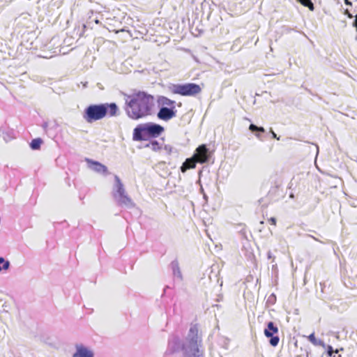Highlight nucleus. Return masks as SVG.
Here are the masks:
<instances>
[{
  "mask_svg": "<svg viewBox=\"0 0 357 357\" xmlns=\"http://www.w3.org/2000/svg\"><path fill=\"white\" fill-rule=\"evenodd\" d=\"M198 163H205L209 159V152L205 144L199 146L193 155Z\"/></svg>",
  "mask_w": 357,
  "mask_h": 357,
  "instance_id": "obj_8",
  "label": "nucleus"
},
{
  "mask_svg": "<svg viewBox=\"0 0 357 357\" xmlns=\"http://www.w3.org/2000/svg\"><path fill=\"white\" fill-rule=\"evenodd\" d=\"M171 91L174 94L183 96H195L202 92V88L199 84L195 83L174 84L171 88Z\"/></svg>",
  "mask_w": 357,
  "mask_h": 357,
  "instance_id": "obj_5",
  "label": "nucleus"
},
{
  "mask_svg": "<svg viewBox=\"0 0 357 357\" xmlns=\"http://www.w3.org/2000/svg\"><path fill=\"white\" fill-rule=\"evenodd\" d=\"M164 131V128L158 124H140L133 130L132 139L137 142L148 140L160 136Z\"/></svg>",
  "mask_w": 357,
  "mask_h": 357,
  "instance_id": "obj_3",
  "label": "nucleus"
},
{
  "mask_svg": "<svg viewBox=\"0 0 357 357\" xmlns=\"http://www.w3.org/2000/svg\"><path fill=\"white\" fill-rule=\"evenodd\" d=\"M181 344L180 340L178 337H175L169 342L168 349L171 353H175L179 351Z\"/></svg>",
  "mask_w": 357,
  "mask_h": 357,
  "instance_id": "obj_14",
  "label": "nucleus"
},
{
  "mask_svg": "<svg viewBox=\"0 0 357 357\" xmlns=\"http://www.w3.org/2000/svg\"><path fill=\"white\" fill-rule=\"evenodd\" d=\"M278 331L279 329L278 326L272 321L268 322L267 327L264 329V335L266 337H271L270 344L273 347H276L279 343V337L273 336V335L277 334Z\"/></svg>",
  "mask_w": 357,
  "mask_h": 357,
  "instance_id": "obj_7",
  "label": "nucleus"
},
{
  "mask_svg": "<svg viewBox=\"0 0 357 357\" xmlns=\"http://www.w3.org/2000/svg\"><path fill=\"white\" fill-rule=\"evenodd\" d=\"M344 1L346 5H348V6L352 5L351 2L349 0H344Z\"/></svg>",
  "mask_w": 357,
  "mask_h": 357,
  "instance_id": "obj_25",
  "label": "nucleus"
},
{
  "mask_svg": "<svg viewBox=\"0 0 357 357\" xmlns=\"http://www.w3.org/2000/svg\"><path fill=\"white\" fill-rule=\"evenodd\" d=\"M176 116V111L172 108H161L158 112L157 116L159 119L169 121Z\"/></svg>",
  "mask_w": 357,
  "mask_h": 357,
  "instance_id": "obj_9",
  "label": "nucleus"
},
{
  "mask_svg": "<svg viewBox=\"0 0 357 357\" xmlns=\"http://www.w3.org/2000/svg\"><path fill=\"white\" fill-rule=\"evenodd\" d=\"M73 357H93V353L83 345H77Z\"/></svg>",
  "mask_w": 357,
  "mask_h": 357,
  "instance_id": "obj_11",
  "label": "nucleus"
},
{
  "mask_svg": "<svg viewBox=\"0 0 357 357\" xmlns=\"http://www.w3.org/2000/svg\"><path fill=\"white\" fill-rule=\"evenodd\" d=\"M337 353L338 352V350L336 349L335 351H333V349L332 347V346H330L328 345V347H327V354H328V356H333V353Z\"/></svg>",
  "mask_w": 357,
  "mask_h": 357,
  "instance_id": "obj_22",
  "label": "nucleus"
},
{
  "mask_svg": "<svg viewBox=\"0 0 357 357\" xmlns=\"http://www.w3.org/2000/svg\"><path fill=\"white\" fill-rule=\"evenodd\" d=\"M198 333L199 328L197 324L190 326L186 337V342L181 345L183 357H199Z\"/></svg>",
  "mask_w": 357,
  "mask_h": 357,
  "instance_id": "obj_4",
  "label": "nucleus"
},
{
  "mask_svg": "<svg viewBox=\"0 0 357 357\" xmlns=\"http://www.w3.org/2000/svg\"><path fill=\"white\" fill-rule=\"evenodd\" d=\"M42 143L43 140L40 138L33 139L30 144V146L32 149L37 150L40 148Z\"/></svg>",
  "mask_w": 357,
  "mask_h": 357,
  "instance_id": "obj_15",
  "label": "nucleus"
},
{
  "mask_svg": "<svg viewBox=\"0 0 357 357\" xmlns=\"http://www.w3.org/2000/svg\"><path fill=\"white\" fill-rule=\"evenodd\" d=\"M157 103L161 108H172L175 109V101L170 100L166 96H160L157 98Z\"/></svg>",
  "mask_w": 357,
  "mask_h": 357,
  "instance_id": "obj_10",
  "label": "nucleus"
},
{
  "mask_svg": "<svg viewBox=\"0 0 357 357\" xmlns=\"http://www.w3.org/2000/svg\"><path fill=\"white\" fill-rule=\"evenodd\" d=\"M268 222L271 225H273V226H275L276 225V219L273 217L272 218H270L268 220Z\"/></svg>",
  "mask_w": 357,
  "mask_h": 357,
  "instance_id": "obj_23",
  "label": "nucleus"
},
{
  "mask_svg": "<svg viewBox=\"0 0 357 357\" xmlns=\"http://www.w3.org/2000/svg\"><path fill=\"white\" fill-rule=\"evenodd\" d=\"M78 29L80 31V33L79 34V37L81 38V37H83L84 36V34L86 30V24H82L81 27L78 26Z\"/></svg>",
  "mask_w": 357,
  "mask_h": 357,
  "instance_id": "obj_21",
  "label": "nucleus"
},
{
  "mask_svg": "<svg viewBox=\"0 0 357 357\" xmlns=\"http://www.w3.org/2000/svg\"><path fill=\"white\" fill-rule=\"evenodd\" d=\"M196 163H197V161L194 156L190 158H188L181 167V171L182 172H185L188 169H194L196 167Z\"/></svg>",
  "mask_w": 357,
  "mask_h": 357,
  "instance_id": "obj_13",
  "label": "nucleus"
},
{
  "mask_svg": "<svg viewBox=\"0 0 357 357\" xmlns=\"http://www.w3.org/2000/svg\"><path fill=\"white\" fill-rule=\"evenodd\" d=\"M86 162L89 165V167L96 172L106 173L107 171V167L98 162L93 161L90 159H86Z\"/></svg>",
  "mask_w": 357,
  "mask_h": 357,
  "instance_id": "obj_12",
  "label": "nucleus"
},
{
  "mask_svg": "<svg viewBox=\"0 0 357 357\" xmlns=\"http://www.w3.org/2000/svg\"><path fill=\"white\" fill-rule=\"evenodd\" d=\"M115 33H126V37H123V38L121 39V42H126L127 41V40L129 38H131L132 37V33H130V31H128V30H125L123 29H121V30H117V31H115Z\"/></svg>",
  "mask_w": 357,
  "mask_h": 357,
  "instance_id": "obj_18",
  "label": "nucleus"
},
{
  "mask_svg": "<svg viewBox=\"0 0 357 357\" xmlns=\"http://www.w3.org/2000/svg\"><path fill=\"white\" fill-rule=\"evenodd\" d=\"M10 263L8 261H6L3 257H0V271L8 269Z\"/></svg>",
  "mask_w": 357,
  "mask_h": 357,
  "instance_id": "obj_19",
  "label": "nucleus"
},
{
  "mask_svg": "<svg viewBox=\"0 0 357 357\" xmlns=\"http://www.w3.org/2000/svg\"><path fill=\"white\" fill-rule=\"evenodd\" d=\"M116 192L114 197L119 205H128L132 203L131 199L127 195L121 179L115 176Z\"/></svg>",
  "mask_w": 357,
  "mask_h": 357,
  "instance_id": "obj_6",
  "label": "nucleus"
},
{
  "mask_svg": "<svg viewBox=\"0 0 357 357\" xmlns=\"http://www.w3.org/2000/svg\"><path fill=\"white\" fill-rule=\"evenodd\" d=\"M271 133H272L273 137L274 138H275V139H277L278 140H279V139H280V138L277 137V135H276V134H275L273 130H271Z\"/></svg>",
  "mask_w": 357,
  "mask_h": 357,
  "instance_id": "obj_26",
  "label": "nucleus"
},
{
  "mask_svg": "<svg viewBox=\"0 0 357 357\" xmlns=\"http://www.w3.org/2000/svg\"><path fill=\"white\" fill-rule=\"evenodd\" d=\"M344 15H347V17L350 19L354 17V15L351 13H350V12L347 9L344 10Z\"/></svg>",
  "mask_w": 357,
  "mask_h": 357,
  "instance_id": "obj_24",
  "label": "nucleus"
},
{
  "mask_svg": "<svg viewBox=\"0 0 357 357\" xmlns=\"http://www.w3.org/2000/svg\"><path fill=\"white\" fill-rule=\"evenodd\" d=\"M117 111L118 107L115 103L91 105L85 109L84 119L88 123H91L103 119L107 114L109 116H114Z\"/></svg>",
  "mask_w": 357,
  "mask_h": 357,
  "instance_id": "obj_2",
  "label": "nucleus"
},
{
  "mask_svg": "<svg viewBox=\"0 0 357 357\" xmlns=\"http://www.w3.org/2000/svg\"><path fill=\"white\" fill-rule=\"evenodd\" d=\"M307 339L309 340V341L313 344L315 346H317V345H323V342L321 340H317V338L315 337V335H314V333H311L308 337H307Z\"/></svg>",
  "mask_w": 357,
  "mask_h": 357,
  "instance_id": "obj_16",
  "label": "nucleus"
},
{
  "mask_svg": "<svg viewBox=\"0 0 357 357\" xmlns=\"http://www.w3.org/2000/svg\"><path fill=\"white\" fill-rule=\"evenodd\" d=\"M249 129L252 132H254V131H260L261 132H265V130L263 127H257V126H255L254 124H250Z\"/></svg>",
  "mask_w": 357,
  "mask_h": 357,
  "instance_id": "obj_20",
  "label": "nucleus"
},
{
  "mask_svg": "<svg viewBox=\"0 0 357 357\" xmlns=\"http://www.w3.org/2000/svg\"><path fill=\"white\" fill-rule=\"evenodd\" d=\"M153 100V96L144 91H135L128 97V116L137 120L150 115Z\"/></svg>",
  "mask_w": 357,
  "mask_h": 357,
  "instance_id": "obj_1",
  "label": "nucleus"
},
{
  "mask_svg": "<svg viewBox=\"0 0 357 357\" xmlns=\"http://www.w3.org/2000/svg\"><path fill=\"white\" fill-rule=\"evenodd\" d=\"M300 2L303 6L307 7L311 11L314 10V6L313 3L310 0H297Z\"/></svg>",
  "mask_w": 357,
  "mask_h": 357,
  "instance_id": "obj_17",
  "label": "nucleus"
}]
</instances>
